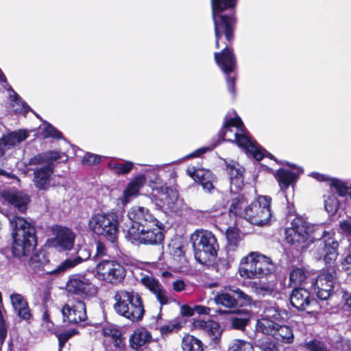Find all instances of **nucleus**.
Returning a JSON list of instances; mask_svg holds the SVG:
<instances>
[{
  "label": "nucleus",
  "instance_id": "nucleus-1",
  "mask_svg": "<svg viewBox=\"0 0 351 351\" xmlns=\"http://www.w3.org/2000/svg\"><path fill=\"white\" fill-rule=\"evenodd\" d=\"M214 25L215 47L220 51L214 53L215 63L224 74L234 73L237 66L233 43L238 22L237 8L239 0H210Z\"/></svg>",
  "mask_w": 351,
  "mask_h": 351
},
{
  "label": "nucleus",
  "instance_id": "nucleus-2",
  "mask_svg": "<svg viewBox=\"0 0 351 351\" xmlns=\"http://www.w3.org/2000/svg\"><path fill=\"white\" fill-rule=\"evenodd\" d=\"M12 243L11 252L13 257L21 261L29 256L28 266L33 273L40 274L48 255L44 250H40L31 255L36 249L38 240L35 226L22 217L13 216L10 219Z\"/></svg>",
  "mask_w": 351,
  "mask_h": 351
},
{
  "label": "nucleus",
  "instance_id": "nucleus-3",
  "mask_svg": "<svg viewBox=\"0 0 351 351\" xmlns=\"http://www.w3.org/2000/svg\"><path fill=\"white\" fill-rule=\"evenodd\" d=\"M112 308L117 315L132 322L143 319L145 310L143 300L138 292L133 289H118L114 292Z\"/></svg>",
  "mask_w": 351,
  "mask_h": 351
},
{
  "label": "nucleus",
  "instance_id": "nucleus-4",
  "mask_svg": "<svg viewBox=\"0 0 351 351\" xmlns=\"http://www.w3.org/2000/svg\"><path fill=\"white\" fill-rule=\"evenodd\" d=\"M195 260L207 265L217 256L219 246L215 235L207 230H196L191 236Z\"/></svg>",
  "mask_w": 351,
  "mask_h": 351
},
{
  "label": "nucleus",
  "instance_id": "nucleus-5",
  "mask_svg": "<svg viewBox=\"0 0 351 351\" xmlns=\"http://www.w3.org/2000/svg\"><path fill=\"white\" fill-rule=\"evenodd\" d=\"M275 265L271 259L258 252H251L243 257L239 272L244 278H261L274 271Z\"/></svg>",
  "mask_w": 351,
  "mask_h": 351
},
{
  "label": "nucleus",
  "instance_id": "nucleus-6",
  "mask_svg": "<svg viewBox=\"0 0 351 351\" xmlns=\"http://www.w3.org/2000/svg\"><path fill=\"white\" fill-rule=\"evenodd\" d=\"M88 228L94 234L114 243L118 239V216L112 212L94 214L88 221Z\"/></svg>",
  "mask_w": 351,
  "mask_h": 351
},
{
  "label": "nucleus",
  "instance_id": "nucleus-7",
  "mask_svg": "<svg viewBox=\"0 0 351 351\" xmlns=\"http://www.w3.org/2000/svg\"><path fill=\"white\" fill-rule=\"evenodd\" d=\"M271 203L270 196L259 195L245 207L244 219L255 226L268 224L271 217Z\"/></svg>",
  "mask_w": 351,
  "mask_h": 351
},
{
  "label": "nucleus",
  "instance_id": "nucleus-8",
  "mask_svg": "<svg viewBox=\"0 0 351 351\" xmlns=\"http://www.w3.org/2000/svg\"><path fill=\"white\" fill-rule=\"evenodd\" d=\"M66 290L69 295L77 296L82 300H90L98 292L97 286L85 273L71 274L66 283Z\"/></svg>",
  "mask_w": 351,
  "mask_h": 351
},
{
  "label": "nucleus",
  "instance_id": "nucleus-9",
  "mask_svg": "<svg viewBox=\"0 0 351 351\" xmlns=\"http://www.w3.org/2000/svg\"><path fill=\"white\" fill-rule=\"evenodd\" d=\"M95 269L99 280L113 286L122 283L126 276V269L123 265L114 259L99 261Z\"/></svg>",
  "mask_w": 351,
  "mask_h": 351
},
{
  "label": "nucleus",
  "instance_id": "nucleus-10",
  "mask_svg": "<svg viewBox=\"0 0 351 351\" xmlns=\"http://www.w3.org/2000/svg\"><path fill=\"white\" fill-rule=\"evenodd\" d=\"M285 241L293 249L303 253L307 247V220L302 216H296L291 227L285 230Z\"/></svg>",
  "mask_w": 351,
  "mask_h": 351
},
{
  "label": "nucleus",
  "instance_id": "nucleus-11",
  "mask_svg": "<svg viewBox=\"0 0 351 351\" xmlns=\"http://www.w3.org/2000/svg\"><path fill=\"white\" fill-rule=\"evenodd\" d=\"M217 304L228 308H237L250 306L253 302L252 296L235 286L225 287L215 297Z\"/></svg>",
  "mask_w": 351,
  "mask_h": 351
},
{
  "label": "nucleus",
  "instance_id": "nucleus-12",
  "mask_svg": "<svg viewBox=\"0 0 351 351\" xmlns=\"http://www.w3.org/2000/svg\"><path fill=\"white\" fill-rule=\"evenodd\" d=\"M128 237L132 241L145 245H160L165 239V228L161 224H156L145 228H136L131 226L128 230Z\"/></svg>",
  "mask_w": 351,
  "mask_h": 351
},
{
  "label": "nucleus",
  "instance_id": "nucleus-13",
  "mask_svg": "<svg viewBox=\"0 0 351 351\" xmlns=\"http://www.w3.org/2000/svg\"><path fill=\"white\" fill-rule=\"evenodd\" d=\"M287 315V311L280 309L276 304L267 303L264 307L261 318L256 322V329L263 332L275 327V325L284 323Z\"/></svg>",
  "mask_w": 351,
  "mask_h": 351
},
{
  "label": "nucleus",
  "instance_id": "nucleus-14",
  "mask_svg": "<svg viewBox=\"0 0 351 351\" xmlns=\"http://www.w3.org/2000/svg\"><path fill=\"white\" fill-rule=\"evenodd\" d=\"M54 237L50 240V245L60 252H70L74 247L76 234L66 226L56 224L52 228Z\"/></svg>",
  "mask_w": 351,
  "mask_h": 351
},
{
  "label": "nucleus",
  "instance_id": "nucleus-15",
  "mask_svg": "<svg viewBox=\"0 0 351 351\" xmlns=\"http://www.w3.org/2000/svg\"><path fill=\"white\" fill-rule=\"evenodd\" d=\"M128 217L132 221V226L136 228H145L161 222L151 213L150 210L143 206H132L128 212Z\"/></svg>",
  "mask_w": 351,
  "mask_h": 351
},
{
  "label": "nucleus",
  "instance_id": "nucleus-16",
  "mask_svg": "<svg viewBox=\"0 0 351 351\" xmlns=\"http://www.w3.org/2000/svg\"><path fill=\"white\" fill-rule=\"evenodd\" d=\"M335 271L332 269L324 270L312 285V289L318 298L327 300L332 291L335 283Z\"/></svg>",
  "mask_w": 351,
  "mask_h": 351
},
{
  "label": "nucleus",
  "instance_id": "nucleus-17",
  "mask_svg": "<svg viewBox=\"0 0 351 351\" xmlns=\"http://www.w3.org/2000/svg\"><path fill=\"white\" fill-rule=\"evenodd\" d=\"M90 257V252H88L87 256L84 258H82L80 256H77L74 258H66L56 267H55L53 264L51 263L48 257L47 259V263L44 264V266L41 269L40 274H38V275L43 276L62 274L66 271L75 267L77 265L82 263L83 261H86Z\"/></svg>",
  "mask_w": 351,
  "mask_h": 351
},
{
  "label": "nucleus",
  "instance_id": "nucleus-18",
  "mask_svg": "<svg viewBox=\"0 0 351 351\" xmlns=\"http://www.w3.org/2000/svg\"><path fill=\"white\" fill-rule=\"evenodd\" d=\"M61 312L64 322L76 324L87 319L86 304L81 300L76 301L73 305L64 304Z\"/></svg>",
  "mask_w": 351,
  "mask_h": 351
},
{
  "label": "nucleus",
  "instance_id": "nucleus-19",
  "mask_svg": "<svg viewBox=\"0 0 351 351\" xmlns=\"http://www.w3.org/2000/svg\"><path fill=\"white\" fill-rule=\"evenodd\" d=\"M332 237L330 236L324 241H320L316 251L311 250L316 259L319 260L323 257L326 264H330L335 261L338 256L339 243L337 241L333 240Z\"/></svg>",
  "mask_w": 351,
  "mask_h": 351
},
{
  "label": "nucleus",
  "instance_id": "nucleus-20",
  "mask_svg": "<svg viewBox=\"0 0 351 351\" xmlns=\"http://www.w3.org/2000/svg\"><path fill=\"white\" fill-rule=\"evenodd\" d=\"M234 138H227L226 141L235 143L239 148L246 153L250 154L254 159L261 160V155L257 152L258 144L256 141L252 139L250 135L235 132L233 134Z\"/></svg>",
  "mask_w": 351,
  "mask_h": 351
},
{
  "label": "nucleus",
  "instance_id": "nucleus-21",
  "mask_svg": "<svg viewBox=\"0 0 351 351\" xmlns=\"http://www.w3.org/2000/svg\"><path fill=\"white\" fill-rule=\"evenodd\" d=\"M54 173V165L48 164L34 169L32 180L35 187L39 191H47L50 186L51 176Z\"/></svg>",
  "mask_w": 351,
  "mask_h": 351
},
{
  "label": "nucleus",
  "instance_id": "nucleus-22",
  "mask_svg": "<svg viewBox=\"0 0 351 351\" xmlns=\"http://www.w3.org/2000/svg\"><path fill=\"white\" fill-rule=\"evenodd\" d=\"M224 165L231 185H234L237 189H241L244 185L245 169L238 162L233 160H225Z\"/></svg>",
  "mask_w": 351,
  "mask_h": 351
},
{
  "label": "nucleus",
  "instance_id": "nucleus-23",
  "mask_svg": "<svg viewBox=\"0 0 351 351\" xmlns=\"http://www.w3.org/2000/svg\"><path fill=\"white\" fill-rule=\"evenodd\" d=\"M141 282L150 292L155 295L161 306L168 303L167 293L158 280L154 277L145 276L141 278Z\"/></svg>",
  "mask_w": 351,
  "mask_h": 351
},
{
  "label": "nucleus",
  "instance_id": "nucleus-24",
  "mask_svg": "<svg viewBox=\"0 0 351 351\" xmlns=\"http://www.w3.org/2000/svg\"><path fill=\"white\" fill-rule=\"evenodd\" d=\"M303 172L302 169H299L296 172H292L288 169L280 168L276 171L275 178L280 189L285 192L290 186H293L296 184Z\"/></svg>",
  "mask_w": 351,
  "mask_h": 351
},
{
  "label": "nucleus",
  "instance_id": "nucleus-25",
  "mask_svg": "<svg viewBox=\"0 0 351 351\" xmlns=\"http://www.w3.org/2000/svg\"><path fill=\"white\" fill-rule=\"evenodd\" d=\"M283 324L280 323V324H277L278 326L275 325V327H272L262 333L271 335L276 341L281 343H292L294 339L292 328Z\"/></svg>",
  "mask_w": 351,
  "mask_h": 351
},
{
  "label": "nucleus",
  "instance_id": "nucleus-26",
  "mask_svg": "<svg viewBox=\"0 0 351 351\" xmlns=\"http://www.w3.org/2000/svg\"><path fill=\"white\" fill-rule=\"evenodd\" d=\"M3 197L8 204L16 208L21 213H24L27 210V205L30 202L29 196L19 191H5Z\"/></svg>",
  "mask_w": 351,
  "mask_h": 351
},
{
  "label": "nucleus",
  "instance_id": "nucleus-27",
  "mask_svg": "<svg viewBox=\"0 0 351 351\" xmlns=\"http://www.w3.org/2000/svg\"><path fill=\"white\" fill-rule=\"evenodd\" d=\"M190 176L204 190L210 192L214 189L213 183L216 181V177L211 171L205 169H198L191 173Z\"/></svg>",
  "mask_w": 351,
  "mask_h": 351
},
{
  "label": "nucleus",
  "instance_id": "nucleus-28",
  "mask_svg": "<svg viewBox=\"0 0 351 351\" xmlns=\"http://www.w3.org/2000/svg\"><path fill=\"white\" fill-rule=\"evenodd\" d=\"M311 176L318 181H329L330 187L333 189L339 196H349L351 198V185L348 186V183L346 182L337 178L328 179L325 175L318 173H312Z\"/></svg>",
  "mask_w": 351,
  "mask_h": 351
},
{
  "label": "nucleus",
  "instance_id": "nucleus-29",
  "mask_svg": "<svg viewBox=\"0 0 351 351\" xmlns=\"http://www.w3.org/2000/svg\"><path fill=\"white\" fill-rule=\"evenodd\" d=\"M236 128L238 130L241 132H243V130H246L244 124L242 121L241 117L236 114L234 117L227 119L225 118V121L221 128V129L217 132L216 136V144L215 145H219L223 141H226L227 139L226 138V134L230 128Z\"/></svg>",
  "mask_w": 351,
  "mask_h": 351
},
{
  "label": "nucleus",
  "instance_id": "nucleus-30",
  "mask_svg": "<svg viewBox=\"0 0 351 351\" xmlns=\"http://www.w3.org/2000/svg\"><path fill=\"white\" fill-rule=\"evenodd\" d=\"M151 333L145 328H138L135 329L129 339L130 347L138 351L141 347L145 346L152 341Z\"/></svg>",
  "mask_w": 351,
  "mask_h": 351
},
{
  "label": "nucleus",
  "instance_id": "nucleus-31",
  "mask_svg": "<svg viewBox=\"0 0 351 351\" xmlns=\"http://www.w3.org/2000/svg\"><path fill=\"white\" fill-rule=\"evenodd\" d=\"M248 198L244 193H236L230 199L229 213L234 217L244 219L245 207L248 204Z\"/></svg>",
  "mask_w": 351,
  "mask_h": 351
},
{
  "label": "nucleus",
  "instance_id": "nucleus-32",
  "mask_svg": "<svg viewBox=\"0 0 351 351\" xmlns=\"http://www.w3.org/2000/svg\"><path fill=\"white\" fill-rule=\"evenodd\" d=\"M227 244L226 250L229 254L237 250L239 242L243 239L241 230L237 227H228L226 231Z\"/></svg>",
  "mask_w": 351,
  "mask_h": 351
},
{
  "label": "nucleus",
  "instance_id": "nucleus-33",
  "mask_svg": "<svg viewBox=\"0 0 351 351\" xmlns=\"http://www.w3.org/2000/svg\"><path fill=\"white\" fill-rule=\"evenodd\" d=\"M187 320L182 316H177L169 320L167 324L161 325L159 331L162 337L168 336L173 332H179L186 324Z\"/></svg>",
  "mask_w": 351,
  "mask_h": 351
},
{
  "label": "nucleus",
  "instance_id": "nucleus-34",
  "mask_svg": "<svg viewBox=\"0 0 351 351\" xmlns=\"http://www.w3.org/2000/svg\"><path fill=\"white\" fill-rule=\"evenodd\" d=\"M145 182V177L144 175H138L128 184L126 188L123 191V197L125 202H128L130 198L138 195L141 189Z\"/></svg>",
  "mask_w": 351,
  "mask_h": 351
},
{
  "label": "nucleus",
  "instance_id": "nucleus-35",
  "mask_svg": "<svg viewBox=\"0 0 351 351\" xmlns=\"http://www.w3.org/2000/svg\"><path fill=\"white\" fill-rule=\"evenodd\" d=\"M48 330L51 333L56 335L58 340V350L62 351L65 346L66 343L74 335L79 334V331L77 329H71L66 330L63 332H59L57 326H48Z\"/></svg>",
  "mask_w": 351,
  "mask_h": 351
},
{
  "label": "nucleus",
  "instance_id": "nucleus-36",
  "mask_svg": "<svg viewBox=\"0 0 351 351\" xmlns=\"http://www.w3.org/2000/svg\"><path fill=\"white\" fill-rule=\"evenodd\" d=\"M185 248L186 246L181 241H176L169 245L170 254L173 260L179 263L186 262Z\"/></svg>",
  "mask_w": 351,
  "mask_h": 351
},
{
  "label": "nucleus",
  "instance_id": "nucleus-37",
  "mask_svg": "<svg viewBox=\"0 0 351 351\" xmlns=\"http://www.w3.org/2000/svg\"><path fill=\"white\" fill-rule=\"evenodd\" d=\"M334 231H326L323 225L308 226V242L321 239H327L330 236H334Z\"/></svg>",
  "mask_w": 351,
  "mask_h": 351
},
{
  "label": "nucleus",
  "instance_id": "nucleus-38",
  "mask_svg": "<svg viewBox=\"0 0 351 351\" xmlns=\"http://www.w3.org/2000/svg\"><path fill=\"white\" fill-rule=\"evenodd\" d=\"M183 351H204L202 341L193 335H187L182 340Z\"/></svg>",
  "mask_w": 351,
  "mask_h": 351
},
{
  "label": "nucleus",
  "instance_id": "nucleus-39",
  "mask_svg": "<svg viewBox=\"0 0 351 351\" xmlns=\"http://www.w3.org/2000/svg\"><path fill=\"white\" fill-rule=\"evenodd\" d=\"M108 167L117 175H125L129 173L133 169L134 163L129 160L124 162L111 160L108 162Z\"/></svg>",
  "mask_w": 351,
  "mask_h": 351
},
{
  "label": "nucleus",
  "instance_id": "nucleus-40",
  "mask_svg": "<svg viewBox=\"0 0 351 351\" xmlns=\"http://www.w3.org/2000/svg\"><path fill=\"white\" fill-rule=\"evenodd\" d=\"M12 91L13 95H10V97L12 98V105L14 111L25 116L29 112L32 111L31 108L14 90H12Z\"/></svg>",
  "mask_w": 351,
  "mask_h": 351
},
{
  "label": "nucleus",
  "instance_id": "nucleus-41",
  "mask_svg": "<svg viewBox=\"0 0 351 351\" xmlns=\"http://www.w3.org/2000/svg\"><path fill=\"white\" fill-rule=\"evenodd\" d=\"M302 290L300 288L294 289L290 295L291 305L298 310H304L305 304L307 305V297H304Z\"/></svg>",
  "mask_w": 351,
  "mask_h": 351
},
{
  "label": "nucleus",
  "instance_id": "nucleus-42",
  "mask_svg": "<svg viewBox=\"0 0 351 351\" xmlns=\"http://www.w3.org/2000/svg\"><path fill=\"white\" fill-rule=\"evenodd\" d=\"M205 332L214 344L219 343L222 335V330L220 324L217 322L210 320V324Z\"/></svg>",
  "mask_w": 351,
  "mask_h": 351
},
{
  "label": "nucleus",
  "instance_id": "nucleus-43",
  "mask_svg": "<svg viewBox=\"0 0 351 351\" xmlns=\"http://www.w3.org/2000/svg\"><path fill=\"white\" fill-rule=\"evenodd\" d=\"M43 125L44 128L42 130L41 135L44 138H53L59 140L64 138L62 133L51 123L43 121Z\"/></svg>",
  "mask_w": 351,
  "mask_h": 351
},
{
  "label": "nucleus",
  "instance_id": "nucleus-44",
  "mask_svg": "<svg viewBox=\"0 0 351 351\" xmlns=\"http://www.w3.org/2000/svg\"><path fill=\"white\" fill-rule=\"evenodd\" d=\"M227 351H254L252 344L247 341L236 339L228 346Z\"/></svg>",
  "mask_w": 351,
  "mask_h": 351
},
{
  "label": "nucleus",
  "instance_id": "nucleus-45",
  "mask_svg": "<svg viewBox=\"0 0 351 351\" xmlns=\"http://www.w3.org/2000/svg\"><path fill=\"white\" fill-rule=\"evenodd\" d=\"M256 346L261 351H279L275 341L269 337L258 339Z\"/></svg>",
  "mask_w": 351,
  "mask_h": 351
},
{
  "label": "nucleus",
  "instance_id": "nucleus-46",
  "mask_svg": "<svg viewBox=\"0 0 351 351\" xmlns=\"http://www.w3.org/2000/svg\"><path fill=\"white\" fill-rule=\"evenodd\" d=\"M163 194L165 195V200L168 204H175L179 197L178 185L173 184V186H165Z\"/></svg>",
  "mask_w": 351,
  "mask_h": 351
},
{
  "label": "nucleus",
  "instance_id": "nucleus-47",
  "mask_svg": "<svg viewBox=\"0 0 351 351\" xmlns=\"http://www.w3.org/2000/svg\"><path fill=\"white\" fill-rule=\"evenodd\" d=\"M306 278L304 270L302 268L296 267L293 269L289 274L290 282L295 285L302 284Z\"/></svg>",
  "mask_w": 351,
  "mask_h": 351
},
{
  "label": "nucleus",
  "instance_id": "nucleus-48",
  "mask_svg": "<svg viewBox=\"0 0 351 351\" xmlns=\"http://www.w3.org/2000/svg\"><path fill=\"white\" fill-rule=\"evenodd\" d=\"M101 161V156L91 152H86L82 158L81 163L83 165L94 166L97 165Z\"/></svg>",
  "mask_w": 351,
  "mask_h": 351
},
{
  "label": "nucleus",
  "instance_id": "nucleus-49",
  "mask_svg": "<svg viewBox=\"0 0 351 351\" xmlns=\"http://www.w3.org/2000/svg\"><path fill=\"white\" fill-rule=\"evenodd\" d=\"M11 302L14 309L17 311L20 308L27 307L28 302L24 297L19 293H13L10 296Z\"/></svg>",
  "mask_w": 351,
  "mask_h": 351
},
{
  "label": "nucleus",
  "instance_id": "nucleus-50",
  "mask_svg": "<svg viewBox=\"0 0 351 351\" xmlns=\"http://www.w3.org/2000/svg\"><path fill=\"white\" fill-rule=\"evenodd\" d=\"M324 206L328 213L334 214L337 210L339 201L334 195H330L324 200Z\"/></svg>",
  "mask_w": 351,
  "mask_h": 351
},
{
  "label": "nucleus",
  "instance_id": "nucleus-51",
  "mask_svg": "<svg viewBox=\"0 0 351 351\" xmlns=\"http://www.w3.org/2000/svg\"><path fill=\"white\" fill-rule=\"evenodd\" d=\"M216 144V138H214L213 140V142L209 146L207 147H203L201 148H199L194 152H191V154H188L184 157V158L190 159L193 158H197L201 156L202 154H205L208 151H211L213 149H215L218 145H215Z\"/></svg>",
  "mask_w": 351,
  "mask_h": 351
},
{
  "label": "nucleus",
  "instance_id": "nucleus-52",
  "mask_svg": "<svg viewBox=\"0 0 351 351\" xmlns=\"http://www.w3.org/2000/svg\"><path fill=\"white\" fill-rule=\"evenodd\" d=\"M231 74H225L226 75V82L227 84V87L228 89V91L232 95V97L234 98L237 95V90H236V81L237 80V74L234 71V73Z\"/></svg>",
  "mask_w": 351,
  "mask_h": 351
},
{
  "label": "nucleus",
  "instance_id": "nucleus-53",
  "mask_svg": "<svg viewBox=\"0 0 351 351\" xmlns=\"http://www.w3.org/2000/svg\"><path fill=\"white\" fill-rule=\"evenodd\" d=\"M102 330L104 336L106 337H110L112 341L122 333V332L114 326H105Z\"/></svg>",
  "mask_w": 351,
  "mask_h": 351
},
{
  "label": "nucleus",
  "instance_id": "nucleus-54",
  "mask_svg": "<svg viewBox=\"0 0 351 351\" xmlns=\"http://www.w3.org/2000/svg\"><path fill=\"white\" fill-rule=\"evenodd\" d=\"M232 328L237 330H244L249 322L248 318L232 317L231 318Z\"/></svg>",
  "mask_w": 351,
  "mask_h": 351
},
{
  "label": "nucleus",
  "instance_id": "nucleus-55",
  "mask_svg": "<svg viewBox=\"0 0 351 351\" xmlns=\"http://www.w3.org/2000/svg\"><path fill=\"white\" fill-rule=\"evenodd\" d=\"M1 142L3 143V146L7 147L8 149L18 144L14 132H10L7 135H3L1 138Z\"/></svg>",
  "mask_w": 351,
  "mask_h": 351
},
{
  "label": "nucleus",
  "instance_id": "nucleus-56",
  "mask_svg": "<svg viewBox=\"0 0 351 351\" xmlns=\"http://www.w3.org/2000/svg\"><path fill=\"white\" fill-rule=\"evenodd\" d=\"M149 186L152 191L157 192L159 194H163L166 184H164L160 178L156 177L154 180H151Z\"/></svg>",
  "mask_w": 351,
  "mask_h": 351
},
{
  "label": "nucleus",
  "instance_id": "nucleus-57",
  "mask_svg": "<svg viewBox=\"0 0 351 351\" xmlns=\"http://www.w3.org/2000/svg\"><path fill=\"white\" fill-rule=\"evenodd\" d=\"M96 245V252L95 255L93 256V259L97 260L98 258H102L103 256L107 255V248L105 245V244L97 240L95 242Z\"/></svg>",
  "mask_w": 351,
  "mask_h": 351
},
{
  "label": "nucleus",
  "instance_id": "nucleus-58",
  "mask_svg": "<svg viewBox=\"0 0 351 351\" xmlns=\"http://www.w3.org/2000/svg\"><path fill=\"white\" fill-rule=\"evenodd\" d=\"M46 164L45 158L43 152L38 154L28 160L27 163H25V166H36V165H41L43 164Z\"/></svg>",
  "mask_w": 351,
  "mask_h": 351
},
{
  "label": "nucleus",
  "instance_id": "nucleus-59",
  "mask_svg": "<svg viewBox=\"0 0 351 351\" xmlns=\"http://www.w3.org/2000/svg\"><path fill=\"white\" fill-rule=\"evenodd\" d=\"M45 158L46 165L53 164V161H56L61 158V154L59 152L55 150H49L43 152Z\"/></svg>",
  "mask_w": 351,
  "mask_h": 351
},
{
  "label": "nucleus",
  "instance_id": "nucleus-60",
  "mask_svg": "<svg viewBox=\"0 0 351 351\" xmlns=\"http://www.w3.org/2000/svg\"><path fill=\"white\" fill-rule=\"evenodd\" d=\"M16 312L17 315L19 316V318L25 320L27 322H29L32 317V315L29 304L27 305V307L20 308Z\"/></svg>",
  "mask_w": 351,
  "mask_h": 351
},
{
  "label": "nucleus",
  "instance_id": "nucleus-61",
  "mask_svg": "<svg viewBox=\"0 0 351 351\" xmlns=\"http://www.w3.org/2000/svg\"><path fill=\"white\" fill-rule=\"evenodd\" d=\"M210 319L206 321L204 319H194L193 321V327L194 329L206 332L208 325L210 324Z\"/></svg>",
  "mask_w": 351,
  "mask_h": 351
},
{
  "label": "nucleus",
  "instance_id": "nucleus-62",
  "mask_svg": "<svg viewBox=\"0 0 351 351\" xmlns=\"http://www.w3.org/2000/svg\"><path fill=\"white\" fill-rule=\"evenodd\" d=\"M339 228L343 233L351 236V217L341 221Z\"/></svg>",
  "mask_w": 351,
  "mask_h": 351
},
{
  "label": "nucleus",
  "instance_id": "nucleus-63",
  "mask_svg": "<svg viewBox=\"0 0 351 351\" xmlns=\"http://www.w3.org/2000/svg\"><path fill=\"white\" fill-rule=\"evenodd\" d=\"M308 350L311 351H328L322 343L317 341L308 343Z\"/></svg>",
  "mask_w": 351,
  "mask_h": 351
},
{
  "label": "nucleus",
  "instance_id": "nucleus-64",
  "mask_svg": "<svg viewBox=\"0 0 351 351\" xmlns=\"http://www.w3.org/2000/svg\"><path fill=\"white\" fill-rule=\"evenodd\" d=\"M194 308L191 307L188 304H183L180 307L181 315L180 316H182L184 318H185V317H191L194 315Z\"/></svg>",
  "mask_w": 351,
  "mask_h": 351
}]
</instances>
